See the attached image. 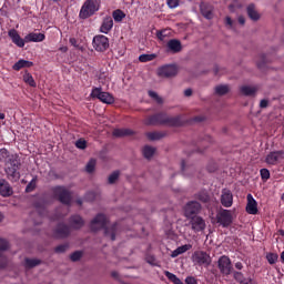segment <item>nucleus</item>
<instances>
[{
    "label": "nucleus",
    "mask_w": 284,
    "mask_h": 284,
    "mask_svg": "<svg viewBox=\"0 0 284 284\" xmlns=\"http://www.w3.org/2000/svg\"><path fill=\"white\" fill-rule=\"evenodd\" d=\"M32 65H34L32 61L21 59L13 64L12 69L19 72V70H23V68H32Z\"/></svg>",
    "instance_id": "cd10ccee"
},
{
    "label": "nucleus",
    "mask_w": 284,
    "mask_h": 284,
    "mask_svg": "<svg viewBox=\"0 0 284 284\" xmlns=\"http://www.w3.org/2000/svg\"><path fill=\"white\" fill-rule=\"evenodd\" d=\"M149 97L155 101V99L159 97V93L154 91H149Z\"/></svg>",
    "instance_id": "e2e57ef3"
},
{
    "label": "nucleus",
    "mask_w": 284,
    "mask_h": 284,
    "mask_svg": "<svg viewBox=\"0 0 284 284\" xmlns=\"http://www.w3.org/2000/svg\"><path fill=\"white\" fill-rule=\"evenodd\" d=\"M155 152H156V149L151 145H145L142 149V154H143L144 159H152L154 156Z\"/></svg>",
    "instance_id": "2f4dec72"
},
{
    "label": "nucleus",
    "mask_w": 284,
    "mask_h": 284,
    "mask_svg": "<svg viewBox=\"0 0 284 284\" xmlns=\"http://www.w3.org/2000/svg\"><path fill=\"white\" fill-rule=\"evenodd\" d=\"M37 190V176H34L29 184L26 186V192L29 194L30 192H34Z\"/></svg>",
    "instance_id": "79ce46f5"
},
{
    "label": "nucleus",
    "mask_w": 284,
    "mask_h": 284,
    "mask_svg": "<svg viewBox=\"0 0 284 284\" xmlns=\"http://www.w3.org/2000/svg\"><path fill=\"white\" fill-rule=\"evenodd\" d=\"M234 219L232 217V211L230 210H222L217 214V223L222 225V227H230L232 225Z\"/></svg>",
    "instance_id": "9b49d317"
},
{
    "label": "nucleus",
    "mask_w": 284,
    "mask_h": 284,
    "mask_svg": "<svg viewBox=\"0 0 284 284\" xmlns=\"http://www.w3.org/2000/svg\"><path fill=\"white\" fill-rule=\"evenodd\" d=\"M165 136V133L163 132H148L146 133V139H149V141H161V139H163Z\"/></svg>",
    "instance_id": "72a5a7b5"
},
{
    "label": "nucleus",
    "mask_w": 284,
    "mask_h": 284,
    "mask_svg": "<svg viewBox=\"0 0 284 284\" xmlns=\"http://www.w3.org/2000/svg\"><path fill=\"white\" fill-rule=\"evenodd\" d=\"M116 223L108 227V217L103 213H99L90 223L91 232L104 230V236H109L111 241H116Z\"/></svg>",
    "instance_id": "7ed1b4c3"
},
{
    "label": "nucleus",
    "mask_w": 284,
    "mask_h": 284,
    "mask_svg": "<svg viewBox=\"0 0 284 284\" xmlns=\"http://www.w3.org/2000/svg\"><path fill=\"white\" fill-rule=\"evenodd\" d=\"M185 283H186V284H197V283H196V278H194V277H192V276H187V277L185 278Z\"/></svg>",
    "instance_id": "4d7b16f0"
},
{
    "label": "nucleus",
    "mask_w": 284,
    "mask_h": 284,
    "mask_svg": "<svg viewBox=\"0 0 284 284\" xmlns=\"http://www.w3.org/2000/svg\"><path fill=\"white\" fill-rule=\"evenodd\" d=\"M99 101H101L102 103H106L108 105H112V103H114V97H112V94H110L109 92L102 91Z\"/></svg>",
    "instance_id": "473e14b6"
},
{
    "label": "nucleus",
    "mask_w": 284,
    "mask_h": 284,
    "mask_svg": "<svg viewBox=\"0 0 284 284\" xmlns=\"http://www.w3.org/2000/svg\"><path fill=\"white\" fill-rule=\"evenodd\" d=\"M146 262L150 263V265H154V263H156V258L154 256H148Z\"/></svg>",
    "instance_id": "052dcab7"
},
{
    "label": "nucleus",
    "mask_w": 284,
    "mask_h": 284,
    "mask_svg": "<svg viewBox=\"0 0 284 284\" xmlns=\"http://www.w3.org/2000/svg\"><path fill=\"white\" fill-rule=\"evenodd\" d=\"M71 233L72 229L65 223H59L53 231L55 239H68Z\"/></svg>",
    "instance_id": "f8f14e48"
},
{
    "label": "nucleus",
    "mask_w": 284,
    "mask_h": 284,
    "mask_svg": "<svg viewBox=\"0 0 284 284\" xmlns=\"http://www.w3.org/2000/svg\"><path fill=\"white\" fill-rule=\"evenodd\" d=\"M51 192L53 194V199L60 201L62 205H70V203H72V192L65 189V186H54L52 187Z\"/></svg>",
    "instance_id": "39448f33"
},
{
    "label": "nucleus",
    "mask_w": 284,
    "mask_h": 284,
    "mask_svg": "<svg viewBox=\"0 0 284 284\" xmlns=\"http://www.w3.org/2000/svg\"><path fill=\"white\" fill-rule=\"evenodd\" d=\"M8 34L14 45H17L18 48H26V39L21 38L19 31H17L16 29H11L9 30Z\"/></svg>",
    "instance_id": "f3484780"
},
{
    "label": "nucleus",
    "mask_w": 284,
    "mask_h": 284,
    "mask_svg": "<svg viewBox=\"0 0 284 284\" xmlns=\"http://www.w3.org/2000/svg\"><path fill=\"white\" fill-rule=\"evenodd\" d=\"M246 12L251 21H258V19H261V13L256 11V6L254 3L247 6Z\"/></svg>",
    "instance_id": "a878e982"
},
{
    "label": "nucleus",
    "mask_w": 284,
    "mask_h": 284,
    "mask_svg": "<svg viewBox=\"0 0 284 284\" xmlns=\"http://www.w3.org/2000/svg\"><path fill=\"white\" fill-rule=\"evenodd\" d=\"M12 186H10V183L6 180H0V196L6 199L8 196H12Z\"/></svg>",
    "instance_id": "b1692460"
},
{
    "label": "nucleus",
    "mask_w": 284,
    "mask_h": 284,
    "mask_svg": "<svg viewBox=\"0 0 284 284\" xmlns=\"http://www.w3.org/2000/svg\"><path fill=\"white\" fill-rule=\"evenodd\" d=\"M0 163L4 165V172L7 174V179L12 183H17L21 179V159H19V154L11 153L8 149H0Z\"/></svg>",
    "instance_id": "f257e3e1"
},
{
    "label": "nucleus",
    "mask_w": 284,
    "mask_h": 284,
    "mask_svg": "<svg viewBox=\"0 0 284 284\" xmlns=\"http://www.w3.org/2000/svg\"><path fill=\"white\" fill-rule=\"evenodd\" d=\"M144 125H168L169 128H180L183 125L181 115L170 116L165 112L155 113L144 120Z\"/></svg>",
    "instance_id": "f03ea898"
},
{
    "label": "nucleus",
    "mask_w": 284,
    "mask_h": 284,
    "mask_svg": "<svg viewBox=\"0 0 284 284\" xmlns=\"http://www.w3.org/2000/svg\"><path fill=\"white\" fill-rule=\"evenodd\" d=\"M95 52H105L110 48V39L103 34H98L92 40Z\"/></svg>",
    "instance_id": "0eeeda50"
},
{
    "label": "nucleus",
    "mask_w": 284,
    "mask_h": 284,
    "mask_svg": "<svg viewBox=\"0 0 284 284\" xmlns=\"http://www.w3.org/2000/svg\"><path fill=\"white\" fill-rule=\"evenodd\" d=\"M10 247V243L6 239L0 237V252H6Z\"/></svg>",
    "instance_id": "864d4df0"
},
{
    "label": "nucleus",
    "mask_w": 284,
    "mask_h": 284,
    "mask_svg": "<svg viewBox=\"0 0 284 284\" xmlns=\"http://www.w3.org/2000/svg\"><path fill=\"white\" fill-rule=\"evenodd\" d=\"M134 134V131L130 129H114L113 130V136H116L118 139L121 136H132Z\"/></svg>",
    "instance_id": "c756f323"
},
{
    "label": "nucleus",
    "mask_w": 284,
    "mask_h": 284,
    "mask_svg": "<svg viewBox=\"0 0 284 284\" xmlns=\"http://www.w3.org/2000/svg\"><path fill=\"white\" fill-rule=\"evenodd\" d=\"M112 28H114V20H112V17H106L102 21L100 32H102L103 34H108L110 30H112Z\"/></svg>",
    "instance_id": "393cba45"
},
{
    "label": "nucleus",
    "mask_w": 284,
    "mask_h": 284,
    "mask_svg": "<svg viewBox=\"0 0 284 284\" xmlns=\"http://www.w3.org/2000/svg\"><path fill=\"white\" fill-rule=\"evenodd\" d=\"M225 26H229L230 28H233L234 21H232V18H230V17L225 18Z\"/></svg>",
    "instance_id": "13d9d810"
},
{
    "label": "nucleus",
    "mask_w": 284,
    "mask_h": 284,
    "mask_svg": "<svg viewBox=\"0 0 284 284\" xmlns=\"http://www.w3.org/2000/svg\"><path fill=\"white\" fill-rule=\"evenodd\" d=\"M260 175H261V179H262V181H270V176H271V174H270V170H267V169H261L260 170Z\"/></svg>",
    "instance_id": "09e8293b"
},
{
    "label": "nucleus",
    "mask_w": 284,
    "mask_h": 284,
    "mask_svg": "<svg viewBox=\"0 0 284 284\" xmlns=\"http://www.w3.org/2000/svg\"><path fill=\"white\" fill-rule=\"evenodd\" d=\"M119 171H114L113 173H111L109 175V179H108V183L110 185H114V183H116V181H119Z\"/></svg>",
    "instance_id": "c03bdc74"
},
{
    "label": "nucleus",
    "mask_w": 284,
    "mask_h": 284,
    "mask_svg": "<svg viewBox=\"0 0 284 284\" xmlns=\"http://www.w3.org/2000/svg\"><path fill=\"white\" fill-rule=\"evenodd\" d=\"M82 256H83V252H81V251H75V252H73V253L70 255V258H71V261H72L73 263H77V261H81Z\"/></svg>",
    "instance_id": "de8ad7c7"
},
{
    "label": "nucleus",
    "mask_w": 284,
    "mask_h": 284,
    "mask_svg": "<svg viewBox=\"0 0 284 284\" xmlns=\"http://www.w3.org/2000/svg\"><path fill=\"white\" fill-rule=\"evenodd\" d=\"M217 267L221 274L230 276V274H232V260H230L227 255H222L217 261Z\"/></svg>",
    "instance_id": "6e6552de"
},
{
    "label": "nucleus",
    "mask_w": 284,
    "mask_h": 284,
    "mask_svg": "<svg viewBox=\"0 0 284 284\" xmlns=\"http://www.w3.org/2000/svg\"><path fill=\"white\" fill-rule=\"evenodd\" d=\"M266 261L270 265L276 264V262L278 261V254L277 253H267Z\"/></svg>",
    "instance_id": "ea45409f"
},
{
    "label": "nucleus",
    "mask_w": 284,
    "mask_h": 284,
    "mask_svg": "<svg viewBox=\"0 0 284 284\" xmlns=\"http://www.w3.org/2000/svg\"><path fill=\"white\" fill-rule=\"evenodd\" d=\"M268 62L267 60V55L265 54H260L258 55V59L256 60V64H257V68L263 69L265 68V64Z\"/></svg>",
    "instance_id": "58836bf2"
},
{
    "label": "nucleus",
    "mask_w": 284,
    "mask_h": 284,
    "mask_svg": "<svg viewBox=\"0 0 284 284\" xmlns=\"http://www.w3.org/2000/svg\"><path fill=\"white\" fill-rule=\"evenodd\" d=\"M200 12L204 19H207L209 21L214 19V7L207 2L200 3Z\"/></svg>",
    "instance_id": "2eb2a0df"
},
{
    "label": "nucleus",
    "mask_w": 284,
    "mask_h": 284,
    "mask_svg": "<svg viewBox=\"0 0 284 284\" xmlns=\"http://www.w3.org/2000/svg\"><path fill=\"white\" fill-rule=\"evenodd\" d=\"M103 93V91L101 90V88H93L91 91V99H101V94Z\"/></svg>",
    "instance_id": "49530a36"
},
{
    "label": "nucleus",
    "mask_w": 284,
    "mask_h": 284,
    "mask_svg": "<svg viewBox=\"0 0 284 284\" xmlns=\"http://www.w3.org/2000/svg\"><path fill=\"white\" fill-rule=\"evenodd\" d=\"M100 9L101 3L99 0H85L80 9L79 17L84 20L90 19V17H94Z\"/></svg>",
    "instance_id": "20e7f679"
},
{
    "label": "nucleus",
    "mask_w": 284,
    "mask_h": 284,
    "mask_svg": "<svg viewBox=\"0 0 284 284\" xmlns=\"http://www.w3.org/2000/svg\"><path fill=\"white\" fill-rule=\"evenodd\" d=\"M247 204H246V212L247 214H258V203H256V200H254V196L252 194H247Z\"/></svg>",
    "instance_id": "aec40b11"
},
{
    "label": "nucleus",
    "mask_w": 284,
    "mask_h": 284,
    "mask_svg": "<svg viewBox=\"0 0 284 284\" xmlns=\"http://www.w3.org/2000/svg\"><path fill=\"white\" fill-rule=\"evenodd\" d=\"M69 225L71 230H81L85 225V220L81 215L74 214L69 217Z\"/></svg>",
    "instance_id": "dca6fc26"
},
{
    "label": "nucleus",
    "mask_w": 284,
    "mask_h": 284,
    "mask_svg": "<svg viewBox=\"0 0 284 284\" xmlns=\"http://www.w3.org/2000/svg\"><path fill=\"white\" fill-rule=\"evenodd\" d=\"M230 92V87L227 84H220L215 87V94H219V97H225Z\"/></svg>",
    "instance_id": "f704fd0d"
},
{
    "label": "nucleus",
    "mask_w": 284,
    "mask_h": 284,
    "mask_svg": "<svg viewBox=\"0 0 284 284\" xmlns=\"http://www.w3.org/2000/svg\"><path fill=\"white\" fill-rule=\"evenodd\" d=\"M165 31H158L156 32V37L158 39H160V41H163V39H165Z\"/></svg>",
    "instance_id": "bf43d9fd"
},
{
    "label": "nucleus",
    "mask_w": 284,
    "mask_h": 284,
    "mask_svg": "<svg viewBox=\"0 0 284 284\" xmlns=\"http://www.w3.org/2000/svg\"><path fill=\"white\" fill-rule=\"evenodd\" d=\"M284 159V150L272 151L265 158L267 165H277L281 160Z\"/></svg>",
    "instance_id": "ddd939ff"
},
{
    "label": "nucleus",
    "mask_w": 284,
    "mask_h": 284,
    "mask_svg": "<svg viewBox=\"0 0 284 284\" xmlns=\"http://www.w3.org/2000/svg\"><path fill=\"white\" fill-rule=\"evenodd\" d=\"M235 268H236V270H243V263L236 262V263H235Z\"/></svg>",
    "instance_id": "338daca9"
},
{
    "label": "nucleus",
    "mask_w": 284,
    "mask_h": 284,
    "mask_svg": "<svg viewBox=\"0 0 284 284\" xmlns=\"http://www.w3.org/2000/svg\"><path fill=\"white\" fill-rule=\"evenodd\" d=\"M8 267V256L0 253V270H6Z\"/></svg>",
    "instance_id": "8fccbe9b"
},
{
    "label": "nucleus",
    "mask_w": 284,
    "mask_h": 284,
    "mask_svg": "<svg viewBox=\"0 0 284 284\" xmlns=\"http://www.w3.org/2000/svg\"><path fill=\"white\" fill-rule=\"evenodd\" d=\"M194 265L200 267H210L212 265V257L205 251H195L192 255Z\"/></svg>",
    "instance_id": "423d86ee"
},
{
    "label": "nucleus",
    "mask_w": 284,
    "mask_h": 284,
    "mask_svg": "<svg viewBox=\"0 0 284 284\" xmlns=\"http://www.w3.org/2000/svg\"><path fill=\"white\" fill-rule=\"evenodd\" d=\"M180 3L181 0H166V6H169L171 10H174V8H179Z\"/></svg>",
    "instance_id": "603ef678"
},
{
    "label": "nucleus",
    "mask_w": 284,
    "mask_h": 284,
    "mask_svg": "<svg viewBox=\"0 0 284 284\" xmlns=\"http://www.w3.org/2000/svg\"><path fill=\"white\" fill-rule=\"evenodd\" d=\"M166 48H168V51L172 52L173 54H178V52H181L183 50L181 40H178V39L169 40L166 43Z\"/></svg>",
    "instance_id": "412c9836"
},
{
    "label": "nucleus",
    "mask_w": 284,
    "mask_h": 284,
    "mask_svg": "<svg viewBox=\"0 0 284 284\" xmlns=\"http://www.w3.org/2000/svg\"><path fill=\"white\" fill-rule=\"evenodd\" d=\"M191 227L194 232H203L205 230V220L201 216L191 217Z\"/></svg>",
    "instance_id": "6ab92c4d"
},
{
    "label": "nucleus",
    "mask_w": 284,
    "mask_h": 284,
    "mask_svg": "<svg viewBox=\"0 0 284 284\" xmlns=\"http://www.w3.org/2000/svg\"><path fill=\"white\" fill-rule=\"evenodd\" d=\"M197 212H201V203L196 201L189 202L184 209L186 219L194 217Z\"/></svg>",
    "instance_id": "4468645a"
},
{
    "label": "nucleus",
    "mask_w": 284,
    "mask_h": 284,
    "mask_svg": "<svg viewBox=\"0 0 284 284\" xmlns=\"http://www.w3.org/2000/svg\"><path fill=\"white\" fill-rule=\"evenodd\" d=\"M155 102L159 104V105H163V98H161L160 95H158L155 98Z\"/></svg>",
    "instance_id": "0e129e2a"
},
{
    "label": "nucleus",
    "mask_w": 284,
    "mask_h": 284,
    "mask_svg": "<svg viewBox=\"0 0 284 284\" xmlns=\"http://www.w3.org/2000/svg\"><path fill=\"white\" fill-rule=\"evenodd\" d=\"M23 81L24 83H27V85H30V88H37V82L34 81V78L31 73L26 72L23 74Z\"/></svg>",
    "instance_id": "c9c22d12"
},
{
    "label": "nucleus",
    "mask_w": 284,
    "mask_h": 284,
    "mask_svg": "<svg viewBox=\"0 0 284 284\" xmlns=\"http://www.w3.org/2000/svg\"><path fill=\"white\" fill-rule=\"evenodd\" d=\"M240 92L244 94V97H254L256 92H258V88L256 87H250V85H243L240 89Z\"/></svg>",
    "instance_id": "c85d7f7f"
},
{
    "label": "nucleus",
    "mask_w": 284,
    "mask_h": 284,
    "mask_svg": "<svg viewBox=\"0 0 284 284\" xmlns=\"http://www.w3.org/2000/svg\"><path fill=\"white\" fill-rule=\"evenodd\" d=\"M48 205V201L45 197H39L34 203L33 206L38 211V220L33 221L34 225H41V221L43 219V212H45V206Z\"/></svg>",
    "instance_id": "9d476101"
},
{
    "label": "nucleus",
    "mask_w": 284,
    "mask_h": 284,
    "mask_svg": "<svg viewBox=\"0 0 284 284\" xmlns=\"http://www.w3.org/2000/svg\"><path fill=\"white\" fill-rule=\"evenodd\" d=\"M195 199H197V201H201V203H207L210 202V194H207V191H200L195 195Z\"/></svg>",
    "instance_id": "4c0bfd02"
},
{
    "label": "nucleus",
    "mask_w": 284,
    "mask_h": 284,
    "mask_svg": "<svg viewBox=\"0 0 284 284\" xmlns=\"http://www.w3.org/2000/svg\"><path fill=\"white\" fill-rule=\"evenodd\" d=\"M234 203V195H232V191L223 190L221 195V204L223 207H232Z\"/></svg>",
    "instance_id": "a211bd4d"
},
{
    "label": "nucleus",
    "mask_w": 284,
    "mask_h": 284,
    "mask_svg": "<svg viewBox=\"0 0 284 284\" xmlns=\"http://www.w3.org/2000/svg\"><path fill=\"white\" fill-rule=\"evenodd\" d=\"M26 43H41V41H45V34L30 32L24 37Z\"/></svg>",
    "instance_id": "4be33fe9"
},
{
    "label": "nucleus",
    "mask_w": 284,
    "mask_h": 284,
    "mask_svg": "<svg viewBox=\"0 0 284 284\" xmlns=\"http://www.w3.org/2000/svg\"><path fill=\"white\" fill-rule=\"evenodd\" d=\"M237 21L241 26H245V18L243 16H240Z\"/></svg>",
    "instance_id": "69168bd1"
},
{
    "label": "nucleus",
    "mask_w": 284,
    "mask_h": 284,
    "mask_svg": "<svg viewBox=\"0 0 284 284\" xmlns=\"http://www.w3.org/2000/svg\"><path fill=\"white\" fill-rule=\"evenodd\" d=\"M75 148H78V150H85V148H88V142L84 139H79L75 142Z\"/></svg>",
    "instance_id": "3c124183"
},
{
    "label": "nucleus",
    "mask_w": 284,
    "mask_h": 284,
    "mask_svg": "<svg viewBox=\"0 0 284 284\" xmlns=\"http://www.w3.org/2000/svg\"><path fill=\"white\" fill-rule=\"evenodd\" d=\"M97 169V160L91 159L85 166V171L88 172V174H92V172H94V170Z\"/></svg>",
    "instance_id": "a19ab883"
},
{
    "label": "nucleus",
    "mask_w": 284,
    "mask_h": 284,
    "mask_svg": "<svg viewBox=\"0 0 284 284\" xmlns=\"http://www.w3.org/2000/svg\"><path fill=\"white\" fill-rule=\"evenodd\" d=\"M112 17L116 23H121L125 17V12H123L121 9H116L113 11Z\"/></svg>",
    "instance_id": "e433bc0d"
},
{
    "label": "nucleus",
    "mask_w": 284,
    "mask_h": 284,
    "mask_svg": "<svg viewBox=\"0 0 284 284\" xmlns=\"http://www.w3.org/2000/svg\"><path fill=\"white\" fill-rule=\"evenodd\" d=\"M192 250V244H184L179 246L171 253L172 258H176V256H181V254H185V252H190Z\"/></svg>",
    "instance_id": "bb28decb"
},
{
    "label": "nucleus",
    "mask_w": 284,
    "mask_h": 284,
    "mask_svg": "<svg viewBox=\"0 0 284 284\" xmlns=\"http://www.w3.org/2000/svg\"><path fill=\"white\" fill-rule=\"evenodd\" d=\"M38 265H41V260L30 258V257L24 258L26 270H32L33 267H37Z\"/></svg>",
    "instance_id": "7c9ffc66"
},
{
    "label": "nucleus",
    "mask_w": 284,
    "mask_h": 284,
    "mask_svg": "<svg viewBox=\"0 0 284 284\" xmlns=\"http://www.w3.org/2000/svg\"><path fill=\"white\" fill-rule=\"evenodd\" d=\"M268 105H270V100H267V99L261 100V102H260L261 110H265V108H267Z\"/></svg>",
    "instance_id": "5fc2aeb1"
},
{
    "label": "nucleus",
    "mask_w": 284,
    "mask_h": 284,
    "mask_svg": "<svg viewBox=\"0 0 284 284\" xmlns=\"http://www.w3.org/2000/svg\"><path fill=\"white\" fill-rule=\"evenodd\" d=\"M149 97L155 101V99L159 97V93L154 91H149Z\"/></svg>",
    "instance_id": "680f3d73"
},
{
    "label": "nucleus",
    "mask_w": 284,
    "mask_h": 284,
    "mask_svg": "<svg viewBox=\"0 0 284 284\" xmlns=\"http://www.w3.org/2000/svg\"><path fill=\"white\" fill-rule=\"evenodd\" d=\"M69 43L73 45V48H79V40H77V38H70Z\"/></svg>",
    "instance_id": "6e6d98bb"
},
{
    "label": "nucleus",
    "mask_w": 284,
    "mask_h": 284,
    "mask_svg": "<svg viewBox=\"0 0 284 284\" xmlns=\"http://www.w3.org/2000/svg\"><path fill=\"white\" fill-rule=\"evenodd\" d=\"M233 278L239 283V284H258L256 283V280L252 277H245L242 272H233Z\"/></svg>",
    "instance_id": "5701e85b"
},
{
    "label": "nucleus",
    "mask_w": 284,
    "mask_h": 284,
    "mask_svg": "<svg viewBox=\"0 0 284 284\" xmlns=\"http://www.w3.org/2000/svg\"><path fill=\"white\" fill-rule=\"evenodd\" d=\"M192 94V89L184 90V97H190Z\"/></svg>",
    "instance_id": "774afa93"
},
{
    "label": "nucleus",
    "mask_w": 284,
    "mask_h": 284,
    "mask_svg": "<svg viewBox=\"0 0 284 284\" xmlns=\"http://www.w3.org/2000/svg\"><path fill=\"white\" fill-rule=\"evenodd\" d=\"M159 77H164L165 79H171L179 74V68L175 64H165L158 69Z\"/></svg>",
    "instance_id": "1a4fd4ad"
},
{
    "label": "nucleus",
    "mask_w": 284,
    "mask_h": 284,
    "mask_svg": "<svg viewBox=\"0 0 284 284\" xmlns=\"http://www.w3.org/2000/svg\"><path fill=\"white\" fill-rule=\"evenodd\" d=\"M156 55L154 54H141L139 57V61L141 63H148V61H153L155 59Z\"/></svg>",
    "instance_id": "a18cd8bd"
},
{
    "label": "nucleus",
    "mask_w": 284,
    "mask_h": 284,
    "mask_svg": "<svg viewBox=\"0 0 284 284\" xmlns=\"http://www.w3.org/2000/svg\"><path fill=\"white\" fill-rule=\"evenodd\" d=\"M70 248V244L64 243V244H60L54 248L55 254H63L65 252H68V250Z\"/></svg>",
    "instance_id": "37998d69"
}]
</instances>
